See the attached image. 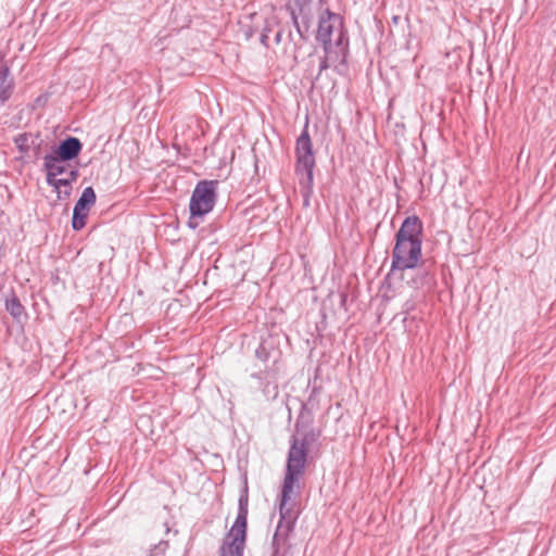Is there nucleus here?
I'll return each mask as SVG.
<instances>
[{
	"label": "nucleus",
	"instance_id": "f257e3e1",
	"mask_svg": "<svg viewBox=\"0 0 556 556\" xmlns=\"http://www.w3.org/2000/svg\"><path fill=\"white\" fill-rule=\"evenodd\" d=\"M307 438L298 439L292 437L288 453L286 476L283 480L281 500L279 505L280 519L273 536V556H279L280 548L287 544L290 532L293 529L294 517L292 516L293 503L291 497L299 489V479L303 476L307 457Z\"/></svg>",
	"mask_w": 556,
	"mask_h": 556
},
{
	"label": "nucleus",
	"instance_id": "f03ea898",
	"mask_svg": "<svg viewBox=\"0 0 556 556\" xmlns=\"http://www.w3.org/2000/svg\"><path fill=\"white\" fill-rule=\"evenodd\" d=\"M295 174L299 178L301 194L305 206L309 205L314 186V168L316 165L313 142L307 126L296 139L295 143Z\"/></svg>",
	"mask_w": 556,
	"mask_h": 556
},
{
	"label": "nucleus",
	"instance_id": "7ed1b4c3",
	"mask_svg": "<svg viewBox=\"0 0 556 556\" xmlns=\"http://www.w3.org/2000/svg\"><path fill=\"white\" fill-rule=\"evenodd\" d=\"M316 40L321 43L324 50L330 48L349 51V37L343 17L328 8L323 10L318 15Z\"/></svg>",
	"mask_w": 556,
	"mask_h": 556
},
{
	"label": "nucleus",
	"instance_id": "20e7f679",
	"mask_svg": "<svg viewBox=\"0 0 556 556\" xmlns=\"http://www.w3.org/2000/svg\"><path fill=\"white\" fill-rule=\"evenodd\" d=\"M216 186L215 180H201L195 185L189 203L188 226L190 228L195 229L198 226V223L193 222L194 218L203 217L214 208L217 197Z\"/></svg>",
	"mask_w": 556,
	"mask_h": 556
},
{
	"label": "nucleus",
	"instance_id": "39448f33",
	"mask_svg": "<svg viewBox=\"0 0 556 556\" xmlns=\"http://www.w3.org/2000/svg\"><path fill=\"white\" fill-rule=\"evenodd\" d=\"M422 243L395 241L392 251L391 271H403L417 267L421 258Z\"/></svg>",
	"mask_w": 556,
	"mask_h": 556
},
{
	"label": "nucleus",
	"instance_id": "423d86ee",
	"mask_svg": "<svg viewBox=\"0 0 556 556\" xmlns=\"http://www.w3.org/2000/svg\"><path fill=\"white\" fill-rule=\"evenodd\" d=\"M313 0H294L288 3L286 10L289 12L292 24L302 40H306L314 21L312 10Z\"/></svg>",
	"mask_w": 556,
	"mask_h": 556
},
{
	"label": "nucleus",
	"instance_id": "0eeeda50",
	"mask_svg": "<svg viewBox=\"0 0 556 556\" xmlns=\"http://www.w3.org/2000/svg\"><path fill=\"white\" fill-rule=\"evenodd\" d=\"M395 241L422 243V223L416 215L408 216L395 233Z\"/></svg>",
	"mask_w": 556,
	"mask_h": 556
},
{
	"label": "nucleus",
	"instance_id": "6e6552de",
	"mask_svg": "<svg viewBox=\"0 0 556 556\" xmlns=\"http://www.w3.org/2000/svg\"><path fill=\"white\" fill-rule=\"evenodd\" d=\"M324 56L320 59L319 68L316 76L318 79L321 73L329 67H333L339 74H343V67H346V58L349 51L340 50V49H330L324 50Z\"/></svg>",
	"mask_w": 556,
	"mask_h": 556
},
{
	"label": "nucleus",
	"instance_id": "1a4fd4ad",
	"mask_svg": "<svg viewBox=\"0 0 556 556\" xmlns=\"http://www.w3.org/2000/svg\"><path fill=\"white\" fill-rule=\"evenodd\" d=\"M248 495H241L239 498V507L237 518L227 534V538L236 539V541H245L248 525Z\"/></svg>",
	"mask_w": 556,
	"mask_h": 556
},
{
	"label": "nucleus",
	"instance_id": "9d476101",
	"mask_svg": "<svg viewBox=\"0 0 556 556\" xmlns=\"http://www.w3.org/2000/svg\"><path fill=\"white\" fill-rule=\"evenodd\" d=\"M83 150V143L77 137L68 136L61 140L59 146L49 153L54 155L62 161L75 160Z\"/></svg>",
	"mask_w": 556,
	"mask_h": 556
},
{
	"label": "nucleus",
	"instance_id": "9b49d317",
	"mask_svg": "<svg viewBox=\"0 0 556 556\" xmlns=\"http://www.w3.org/2000/svg\"><path fill=\"white\" fill-rule=\"evenodd\" d=\"M43 169L46 178L68 177L72 170H78L76 166L70 164L68 161H62L50 154L43 156Z\"/></svg>",
	"mask_w": 556,
	"mask_h": 556
},
{
	"label": "nucleus",
	"instance_id": "f8f14e48",
	"mask_svg": "<svg viewBox=\"0 0 556 556\" xmlns=\"http://www.w3.org/2000/svg\"><path fill=\"white\" fill-rule=\"evenodd\" d=\"M79 170H72L68 177L46 178L47 184L56 192L58 200L67 199L73 190V184L77 180Z\"/></svg>",
	"mask_w": 556,
	"mask_h": 556
},
{
	"label": "nucleus",
	"instance_id": "ddd939ff",
	"mask_svg": "<svg viewBox=\"0 0 556 556\" xmlns=\"http://www.w3.org/2000/svg\"><path fill=\"white\" fill-rule=\"evenodd\" d=\"M14 89V80L11 76L10 68L3 62H0V102L5 103L12 96Z\"/></svg>",
	"mask_w": 556,
	"mask_h": 556
},
{
	"label": "nucleus",
	"instance_id": "4468645a",
	"mask_svg": "<svg viewBox=\"0 0 556 556\" xmlns=\"http://www.w3.org/2000/svg\"><path fill=\"white\" fill-rule=\"evenodd\" d=\"M5 309L16 321H21L22 317L25 316V307L21 303L20 299L14 292L5 298Z\"/></svg>",
	"mask_w": 556,
	"mask_h": 556
},
{
	"label": "nucleus",
	"instance_id": "2eb2a0df",
	"mask_svg": "<svg viewBox=\"0 0 556 556\" xmlns=\"http://www.w3.org/2000/svg\"><path fill=\"white\" fill-rule=\"evenodd\" d=\"M245 541H236L232 538H226L220 547L219 556H243Z\"/></svg>",
	"mask_w": 556,
	"mask_h": 556
},
{
	"label": "nucleus",
	"instance_id": "dca6fc26",
	"mask_svg": "<svg viewBox=\"0 0 556 556\" xmlns=\"http://www.w3.org/2000/svg\"><path fill=\"white\" fill-rule=\"evenodd\" d=\"M97 195L92 187H86L75 206L83 208L84 211H90L91 206L96 203Z\"/></svg>",
	"mask_w": 556,
	"mask_h": 556
},
{
	"label": "nucleus",
	"instance_id": "f3484780",
	"mask_svg": "<svg viewBox=\"0 0 556 556\" xmlns=\"http://www.w3.org/2000/svg\"><path fill=\"white\" fill-rule=\"evenodd\" d=\"M88 213L89 211H84L80 207L74 206L72 217V227L74 230H80L85 227Z\"/></svg>",
	"mask_w": 556,
	"mask_h": 556
},
{
	"label": "nucleus",
	"instance_id": "a211bd4d",
	"mask_svg": "<svg viewBox=\"0 0 556 556\" xmlns=\"http://www.w3.org/2000/svg\"><path fill=\"white\" fill-rule=\"evenodd\" d=\"M168 544L165 541H160L150 549V556H163Z\"/></svg>",
	"mask_w": 556,
	"mask_h": 556
},
{
	"label": "nucleus",
	"instance_id": "6ab92c4d",
	"mask_svg": "<svg viewBox=\"0 0 556 556\" xmlns=\"http://www.w3.org/2000/svg\"><path fill=\"white\" fill-rule=\"evenodd\" d=\"M319 393V389L314 387L312 389V392L307 399V402H306V406L311 407V408H315L318 404V401H317V395Z\"/></svg>",
	"mask_w": 556,
	"mask_h": 556
},
{
	"label": "nucleus",
	"instance_id": "aec40b11",
	"mask_svg": "<svg viewBox=\"0 0 556 556\" xmlns=\"http://www.w3.org/2000/svg\"><path fill=\"white\" fill-rule=\"evenodd\" d=\"M268 39H269V35L268 34H262L261 35V43L264 47H268Z\"/></svg>",
	"mask_w": 556,
	"mask_h": 556
},
{
	"label": "nucleus",
	"instance_id": "412c9836",
	"mask_svg": "<svg viewBox=\"0 0 556 556\" xmlns=\"http://www.w3.org/2000/svg\"><path fill=\"white\" fill-rule=\"evenodd\" d=\"M281 38H282V31H281V30H279V31H277V33H276V35H275V42H276L277 45H279V43H280V41H281Z\"/></svg>",
	"mask_w": 556,
	"mask_h": 556
},
{
	"label": "nucleus",
	"instance_id": "4be33fe9",
	"mask_svg": "<svg viewBox=\"0 0 556 556\" xmlns=\"http://www.w3.org/2000/svg\"><path fill=\"white\" fill-rule=\"evenodd\" d=\"M262 351H264V349L261 346L260 349L256 350V356L258 358H262Z\"/></svg>",
	"mask_w": 556,
	"mask_h": 556
},
{
	"label": "nucleus",
	"instance_id": "5701e85b",
	"mask_svg": "<svg viewBox=\"0 0 556 556\" xmlns=\"http://www.w3.org/2000/svg\"><path fill=\"white\" fill-rule=\"evenodd\" d=\"M270 31V27L268 25H266L262 31V34H269Z\"/></svg>",
	"mask_w": 556,
	"mask_h": 556
},
{
	"label": "nucleus",
	"instance_id": "b1692460",
	"mask_svg": "<svg viewBox=\"0 0 556 556\" xmlns=\"http://www.w3.org/2000/svg\"><path fill=\"white\" fill-rule=\"evenodd\" d=\"M270 31V27L268 25H266L262 31V34H269Z\"/></svg>",
	"mask_w": 556,
	"mask_h": 556
},
{
	"label": "nucleus",
	"instance_id": "393cba45",
	"mask_svg": "<svg viewBox=\"0 0 556 556\" xmlns=\"http://www.w3.org/2000/svg\"><path fill=\"white\" fill-rule=\"evenodd\" d=\"M399 21H400V17H399V16H393V17H392V22H393L394 24H397V23H399Z\"/></svg>",
	"mask_w": 556,
	"mask_h": 556
},
{
	"label": "nucleus",
	"instance_id": "a878e982",
	"mask_svg": "<svg viewBox=\"0 0 556 556\" xmlns=\"http://www.w3.org/2000/svg\"><path fill=\"white\" fill-rule=\"evenodd\" d=\"M24 140H25V137H24V136H21V137L17 139V141H16V142H20V141H21V143H24Z\"/></svg>",
	"mask_w": 556,
	"mask_h": 556
},
{
	"label": "nucleus",
	"instance_id": "bb28decb",
	"mask_svg": "<svg viewBox=\"0 0 556 556\" xmlns=\"http://www.w3.org/2000/svg\"><path fill=\"white\" fill-rule=\"evenodd\" d=\"M24 140H25V137H24V136H21V137L17 139V141H16V142H20V141H21V143H24Z\"/></svg>",
	"mask_w": 556,
	"mask_h": 556
},
{
	"label": "nucleus",
	"instance_id": "cd10ccee",
	"mask_svg": "<svg viewBox=\"0 0 556 556\" xmlns=\"http://www.w3.org/2000/svg\"><path fill=\"white\" fill-rule=\"evenodd\" d=\"M263 361H266V355L262 353V358Z\"/></svg>",
	"mask_w": 556,
	"mask_h": 556
}]
</instances>
